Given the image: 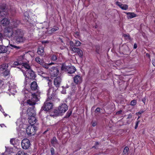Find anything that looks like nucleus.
<instances>
[{
	"label": "nucleus",
	"mask_w": 155,
	"mask_h": 155,
	"mask_svg": "<svg viewBox=\"0 0 155 155\" xmlns=\"http://www.w3.org/2000/svg\"><path fill=\"white\" fill-rule=\"evenodd\" d=\"M37 127L34 125H30L26 129V132L29 135H34L37 130Z\"/></svg>",
	"instance_id": "nucleus-7"
},
{
	"label": "nucleus",
	"mask_w": 155,
	"mask_h": 155,
	"mask_svg": "<svg viewBox=\"0 0 155 155\" xmlns=\"http://www.w3.org/2000/svg\"><path fill=\"white\" fill-rule=\"evenodd\" d=\"M10 143L12 145H14L15 144V140L14 138H12L10 139Z\"/></svg>",
	"instance_id": "nucleus-43"
},
{
	"label": "nucleus",
	"mask_w": 155,
	"mask_h": 155,
	"mask_svg": "<svg viewBox=\"0 0 155 155\" xmlns=\"http://www.w3.org/2000/svg\"><path fill=\"white\" fill-rule=\"evenodd\" d=\"M116 4L123 10H127L128 8V6L127 5L123 4L118 1L116 2Z\"/></svg>",
	"instance_id": "nucleus-13"
},
{
	"label": "nucleus",
	"mask_w": 155,
	"mask_h": 155,
	"mask_svg": "<svg viewBox=\"0 0 155 155\" xmlns=\"http://www.w3.org/2000/svg\"><path fill=\"white\" fill-rule=\"evenodd\" d=\"M38 85L37 82L35 81L32 82L30 84L31 89L32 91H36L38 89Z\"/></svg>",
	"instance_id": "nucleus-15"
},
{
	"label": "nucleus",
	"mask_w": 155,
	"mask_h": 155,
	"mask_svg": "<svg viewBox=\"0 0 155 155\" xmlns=\"http://www.w3.org/2000/svg\"><path fill=\"white\" fill-rule=\"evenodd\" d=\"M37 53L38 55L41 56H43L45 53L44 48L41 46H39L38 49Z\"/></svg>",
	"instance_id": "nucleus-14"
},
{
	"label": "nucleus",
	"mask_w": 155,
	"mask_h": 155,
	"mask_svg": "<svg viewBox=\"0 0 155 155\" xmlns=\"http://www.w3.org/2000/svg\"><path fill=\"white\" fill-rule=\"evenodd\" d=\"M43 72V71H42L41 69H40L39 70H38V75H39V73L40 72H41V73H42Z\"/></svg>",
	"instance_id": "nucleus-58"
},
{
	"label": "nucleus",
	"mask_w": 155,
	"mask_h": 155,
	"mask_svg": "<svg viewBox=\"0 0 155 155\" xmlns=\"http://www.w3.org/2000/svg\"><path fill=\"white\" fill-rule=\"evenodd\" d=\"M59 29V28L56 26H54L53 28L49 31V33L52 34L54 32L58 31Z\"/></svg>",
	"instance_id": "nucleus-25"
},
{
	"label": "nucleus",
	"mask_w": 155,
	"mask_h": 155,
	"mask_svg": "<svg viewBox=\"0 0 155 155\" xmlns=\"http://www.w3.org/2000/svg\"><path fill=\"white\" fill-rule=\"evenodd\" d=\"M74 82L76 84H79L82 81V78L80 75H75L73 77Z\"/></svg>",
	"instance_id": "nucleus-11"
},
{
	"label": "nucleus",
	"mask_w": 155,
	"mask_h": 155,
	"mask_svg": "<svg viewBox=\"0 0 155 155\" xmlns=\"http://www.w3.org/2000/svg\"><path fill=\"white\" fill-rule=\"evenodd\" d=\"M95 51L98 54H99L100 50V46L99 45H96L95 46Z\"/></svg>",
	"instance_id": "nucleus-37"
},
{
	"label": "nucleus",
	"mask_w": 155,
	"mask_h": 155,
	"mask_svg": "<svg viewBox=\"0 0 155 155\" xmlns=\"http://www.w3.org/2000/svg\"><path fill=\"white\" fill-rule=\"evenodd\" d=\"M49 73L52 77H55L59 73V70L57 67H52L49 69Z\"/></svg>",
	"instance_id": "nucleus-10"
},
{
	"label": "nucleus",
	"mask_w": 155,
	"mask_h": 155,
	"mask_svg": "<svg viewBox=\"0 0 155 155\" xmlns=\"http://www.w3.org/2000/svg\"><path fill=\"white\" fill-rule=\"evenodd\" d=\"M68 109V106L65 103L61 104L57 108L55 109L52 112H50L49 114L50 116L54 118L64 113Z\"/></svg>",
	"instance_id": "nucleus-3"
},
{
	"label": "nucleus",
	"mask_w": 155,
	"mask_h": 155,
	"mask_svg": "<svg viewBox=\"0 0 155 155\" xmlns=\"http://www.w3.org/2000/svg\"><path fill=\"white\" fill-rule=\"evenodd\" d=\"M140 122V121L139 120H137L136 121L135 124V129H137L138 127V125L139 123Z\"/></svg>",
	"instance_id": "nucleus-44"
},
{
	"label": "nucleus",
	"mask_w": 155,
	"mask_h": 155,
	"mask_svg": "<svg viewBox=\"0 0 155 155\" xmlns=\"http://www.w3.org/2000/svg\"><path fill=\"white\" fill-rule=\"evenodd\" d=\"M62 93H63V94H65V93H66L65 91L64 92L63 91H62Z\"/></svg>",
	"instance_id": "nucleus-63"
},
{
	"label": "nucleus",
	"mask_w": 155,
	"mask_h": 155,
	"mask_svg": "<svg viewBox=\"0 0 155 155\" xmlns=\"http://www.w3.org/2000/svg\"><path fill=\"white\" fill-rule=\"evenodd\" d=\"M54 64L55 63L53 62H51L49 63H45L44 61L41 65L46 69H48L51 65Z\"/></svg>",
	"instance_id": "nucleus-19"
},
{
	"label": "nucleus",
	"mask_w": 155,
	"mask_h": 155,
	"mask_svg": "<svg viewBox=\"0 0 155 155\" xmlns=\"http://www.w3.org/2000/svg\"><path fill=\"white\" fill-rule=\"evenodd\" d=\"M24 16L25 17L24 20L27 21H28L30 17L27 12H25L24 13Z\"/></svg>",
	"instance_id": "nucleus-30"
},
{
	"label": "nucleus",
	"mask_w": 155,
	"mask_h": 155,
	"mask_svg": "<svg viewBox=\"0 0 155 155\" xmlns=\"http://www.w3.org/2000/svg\"><path fill=\"white\" fill-rule=\"evenodd\" d=\"M7 13V10L5 5L3 4L0 5V16L4 17Z\"/></svg>",
	"instance_id": "nucleus-9"
},
{
	"label": "nucleus",
	"mask_w": 155,
	"mask_h": 155,
	"mask_svg": "<svg viewBox=\"0 0 155 155\" xmlns=\"http://www.w3.org/2000/svg\"><path fill=\"white\" fill-rule=\"evenodd\" d=\"M11 26H9L8 27H10L14 29H16L17 27L18 24L17 21H14L12 22Z\"/></svg>",
	"instance_id": "nucleus-20"
},
{
	"label": "nucleus",
	"mask_w": 155,
	"mask_h": 155,
	"mask_svg": "<svg viewBox=\"0 0 155 155\" xmlns=\"http://www.w3.org/2000/svg\"><path fill=\"white\" fill-rule=\"evenodd\" d=\"M26 154L24 151H19L17 153L16 155H26Z\"/></svg>",
	"instance_id": "nucleus-41"
},
{
	"label": "nucleus",
	"mask_w": 155,
	"mask_h": 155,
	"mask_svg": "<svg viewBox=\"0 0 155 155\" xmlns=\"http://www.w3.org/2000/svg\"><path fill=\"white\" fill-rule=\"evenodd\" d=\"M100 109L99 107H97L95 110V113L100 112Z\"/></svg>",
	"instance_id": "nucleus-48"
},
{
	"label": "nucleus",
	"mask_w": 155,
	"mask_h": 155,
	"mask_svg": "<svg viewBox=\"0 0 155 155\" xmlns=\"http://www.w3.org/2000/svg\"><path fill=\"white\" fill-rule=\"evenodd\" d=\"M99 143L98 142H96L95 144V146H97L99 145Z\"/></svg>",
	"instance_id": "nucleus-62"
},
{
	"label": "nucleus",
	"mask_w": 155,
	"mask_h": 155,
	"mask_svg": "<svg viewBox=\"0 0 155 155\" xmlns=\"http://www.w3.org/2000/svg\"><path fill=\"white\" fill-rule=\"evenodd\" d=\"M61 69L62 71L67 72L69 74H73L76 71L75 68L74 66L67 65L65 63L62 64Z\"/></svg>",
	"instance_id": "nucleus-5"
},
{
	"label": "nucleus",
	"mask_w": 155,
	"mask_h": 155,
	"mask_svg": "<svg viewBox=\"0 0 155 155\" xmlns=\"http://www.w3.org/2000/svg\"><path fill=\"white\" fill-rule=\"evenodd\" d=\"M70 44L71 47V48L72 49V51H74V49H75V48H77L75 47V45H74V43L73 41H71L70 42Z\"/></svg>",
	"instance_id": "nucleus-31"
},
{
	"label": "nucleus",
	"mask_w": 155,
	"mask_h": 155,
	"mask_svg": "<svg viewBox=\"0 0 155 155\" xmlns=\"http://www.w3.org/2000/svg\"><path fill=\"white\" fill-rule=\"evenodd\" d=\"M97 124V123L96 122H93L92 123V126L93 127H95Z\"/></svg>",
	"instance_id": "nucleus-51"
},
{
	"label": "nucleus",
	"mask_w": 155,
	"mask_h": 155,
	"mask_svg": "<svg viewBox=\"0 0 155 155\" xmlns=\"http://www.w3.org/2000/svg\"><path fill=\"white\" fill-rule=\"evenodd\" d=\"M2 82H3L2 80H0V83L2 84Z\"/></svg>",
	"instance_id": "nucleus-64"
},
{
	"label": "nucleus",
	"mask_w": 155,
	"mask_h": 155,
	"mask_svg": "<svg viewBox=\"0 0 155 155\" xmlns=\"http://www.w3.org/2000/svg\"><path fill=\"white\" fill-rule=\"evenodd\" d=\"M31 96V99L33 101L36 102L39 101L38 98V95H37L36 93H34L32 94Z\"/></svg>",
	"instance_id": "nucleus-22"
},
{
	"label": "nucleus",
	"mask_w": 155,
	"mask_h": 155,
	"mask_svg": "<svg viewBox=\"0 0 155 155\" xmlns=\"http://www.w3.org/2000/svg\"><path fill=\"white\" fill-rule=\"evenodd\" d=\"M10 46L11 47H12L14 48H15L16 49H17V50L21 48V47L20 46H15L14 45L11 44H10Z\"/></svg>",
	"instance_id": "nucleus-40"
},
{
	"label": "nucleus",
	"mask_w": 155,
	"mask_h": 155,
	"mask_svg": "<svg viewBox=\"0 0 155 155\" xmlns=\"http://www.w3.org/2000/svg\"><path fill=\"white\" fill-rule=\"evenodd\" d=\"M9 20L8 18H4L1 21V23L3 26H7L9 24Z\"/></svg>",
	"instance_id": "nucleus-16"
},
{
	"label": "nucleus",
	"mask_w": 155,
	"mask_h": 155,
	"mask_svg": "<svg viewBox=\"0 0 155 155\" xmlns=\"http://www.w3.org/2000/svg\"><path fill=\"white\" fill-rule=\"evenodd\" d=\"M58 40L59 41H60L61 42H62V43L63 42V40L61 38H58Z\"/></svg>",
	"instance_id": "nucleus-59"
},
{
	"label": "nucleus",
	"mask_w": 155,
	"mask_h": 155,
	"mask_svg": "<svg viewBox=\"0 0 155 155\" xmlns=\"http://www.w3.org/2000/svg\"><path fill=\"white\" fill-rule=\"evenodd\" d=\"M35 61L36 62L41 65L42 64V63H43L44 61L43 59H41L39 57H36L35 59Z\"/></svg>",
	"instance_id": "nucleus-24"
},
{
	"label": "nucleus",
	"mask_w": 155,
	"mask_h": 155,
	"mask_svg": "<svg viewBox=\"0 0 155 155\" xmlns=\"http://www.w3.org/2000/svg\"><path fill=\"white\" fill-rule=\"evenodd\" d=\"M152 64L154 66H155V59H153L152 60Z\"/></svg>",
	"instance_id": "nucleus-55"
},
{
	"label": "nucleus",
	"mask_w": 155,
	"mask_h": 155,
	"mask_svg": "<svg viewBox=\"0 0 155 155\" xmlns=\"http://www.w3.org/2000/svg\"><path fill=\"white\" fill-rule=\"evenodd\" d=\"M28 114V121L30 125H35L37 121V119L35 117L36 113L33 107H29L27 110Z\"/></svg>",
	"instance_id": "nucleus-4"
},
{
	"label": "nucleus",
	"mask_w": 155,
	"mask_h": 155,
	"mask_svg": "<svg viewBox=\"0 0 155 155\" xmlns=\"http://www.w3.org/2000/svg\"><path fill=\"white\" fill-rule=\"evenodd\" d=\"M90 0H85V1L86 2H87L88 4L89 5L90 3Z\"/></svg>",
	"instance_id": "nucleus-61"
},
{
	"label": "nucleus",
	"mask_w": 155,
	"mask_h": 155,
	"mask_svg": "<svg viewBox=\"0 0 155 155\" xmlns=\"http://www.w3.org/2000/svg\"><path fill=\"white\" fill-rule=\"evenodd\" d=\"M73 51L75 52H77L79 57L81 58L83 56V53L82 50L80 49L77 48L74 49Z\"/></svg>",
	"instance_id": "nucleus-17"
},
{
	"label": "nucleus",
	"mask_w": 155,
	"mask_h": 155,
	"mask_svg": "<svg viewBox=\"0 0 155 155\" xmlns=\"http://www.w3.org/2000/svg\"><path fill=\"white\" fill-rule=\"evenodd\" d=\"M51 155H53L54 153V150L53 147L51 148Z\"/></svg>",
	"instance_id": "nucleus-45"
},
{
	"label": "nucleus",
	"mask_w": 155,
	"mask_h": 155,
	"mask_svg": "<svg viewBox=\"0 0 155 155\" xmlns=\"http://www.w3.org/2000/svg\"><path fill=\"white\" fill-rule=\"evenodd\" d=\"M72 114V111H68L66 114V115L64 117V118H68L70 117Z\"/></svg>",
	"instance_id": "nucleus-34"
},
{
	"label": "nucleus",
	"mask_w": 155,
	"mask_h": 155,
	"mask_svg": "<svg viewBox=\"0 0 155 155\" xmlns=\"http://www.w3.org/2000/svg\"><path fill=\"white\" fill-rule=\"evenodd\" d=\"M10 74V71L8 69L5 70L3 73V75L5 77L7 76H8Z\"/></svg>",
	"instance_id": "nucleus-29"
},
{
	"label": "nucleus",
	"mask_w": 155,
	"mask_h": 155,
	"mask_svg": "<svg viewBox=\"0 0 155 155\" xmlns=\"http://www.w3.org/2000/svg\"><path fill=\"white\" fill-rule=\"evenodd\" d=\"M5 35L8 38L13 37L17 42H21L23 41V34L21 29H14L8 27L5 30Z\"/></svg>",
	"instance_id": "nucleus-1"
},
{
	"label": "nucleus",
	"mask_w": 155,
	"mask_h": 155,
	"mask_svg": "<svg viewBox=\"0 0 155 155\" xmlns=\"http://www.w3.org/2000/svg\"><path fill=\"white\" fill-rule=\"evenodd\" d=\"M123 36L124 38H126L127 39H128L129 40H131V38L129 34H124L123 35Z\"/></svg>",
	"instance_id": "nucleus-35"
},
{
	"label": "nucleus",
	"mask_w": 155,
	"mask_h": 155,
	"mask_svg": "<svg viewBox=\"0 0 155 155\" xmlns=\"http://www.w3.org/2000/svg\"><path fill=\"white\" fill-rule=\"evenodd\" d=\"M8 67V65L7 63H4L0 65V70L2 71L4 70H6Z\"/></svg>",
	"instance_id": "nucleus-23"
},
{
	"label": "nucleus",
	"mask_w": 155,
	"mask_h": 155,
	"mask_svg": "<svg viewBox=\"0 0 155 155\" xmlns=\"http://www.w3.org/2000/svg\"><path fill=\"white\" fill-rule=\"evenodd\" d=\"M124 13L127 15V18L128 19L132 18L137 16V15L133 12H125Z\"/></svg>",
	"instance_id": "nucleus-18"
},
{
	"label": "nucleus",
	"mask_w": 155,
	"mask_h": 155,
	"mask_svg": "<svg viewBox=\"0 0 155 155\" xmlns=\"http://www.w3.org/2000/svg\"><path fill=\"white\" fill-rule=\"evenodd\" d=\"M0 126H1V127H6V126H5V124H0Z\"/></svg>",
	"instance_id": "nucleus-60"
},
{
	"label": "nucleus",
	"mask_w": 155,
	"mask_h": 155,
	"mask_svg": "<svg viewBox=\"0 0 155 155\" xmlns=\"http://www.w3.org/2000/svg\"><path fill=\"white\" fill-rule=\"evenodd\" d=\"M26 78L34 80L36 77L35 72L31 69L27 70L26 71V73L24 74Z\"/></svg>",
	"instance_id": "nucleus-6"
},
{
	"label": "nucleus",
	"mask_w": 155,
	"mask_h": 155,
	"mask_svg": "<svg viewBox=\"0 0 155 155\" xmlns=\"http://www.w3.org/2000/svg\"><path fill=\"white\" fill-rule=\"evenodd\" d=\"M132 114H130L128 115V117L127 118V120L128 119L132 118Z\"/></svg>",
	"instance_id": "nucleus-49"
},
{
	"label": "nucleus",
	"mask_w": 155,
	"mask_h": 155,
	"mask_svg": "<svg viewBox=\"0 0 155 155\" xmlns=\"http://www.w3.org/2000/svg\"><path fill=\"white\" fill-rule=\"evenodd\" d=\"M61 81V79L60 77H57L54 79V84L57 89L59 87Z\"/></svg>",
	"instance_id": "nucleus-12"
},
{
	"label": "nucleus",
	"mask_w": 155,
	"mask_h": 155,
	"mask_svg": "<svg viewBox=\"0 0 155 155\" xmlns=\"http://www.w3.org/2000/svg\"><path fill=\"white\" fill-rule=\"evenodd\" d=\"M44 78L47 81H49V82L51 81V79H50V78L48 77V76L45 77Z\"/></svg>",
	"instance_id": "nucleus-46"
},
{
	"label": "nucleus",
	"mask_w": 155,
	"mask_h": 155,
	"mask_svg": "<svg viewBox=\"0 0 155 155\" xmlns=\"http://www.w3.org/2000/svg\"><path fill=\"white\" fill-rule=\"evenodd\" d=\"M137 44L136 43H135L134 44V48L135 49L137 48Z\"/></svg>",
	"instance_id": "nucleus-56"
},
{
	"label": "nucleus",
	"mask_w": 155,
	"mask_h": 155,
	"mask_svg": "<svg viewBox=\"0 0 155 155\" xmlns=\"http://www.w3.org/2000/svg\"><path fill=\"white\" fill-rule=\"evenodd\" d=\"M51 89L49 88L48 90L47 93L48 98L46 101L44 103L43 106L41 108V109L44 111H48L52 108L53 106V103L49 102V101L51 99L53 100L56 97V94L55 91H54L51 94Z\"/></svg>",
	"instance_id": "nucleus-2"
},
{
	"label": "nucleus",
	"mask_w": 155,
	"mask_h": 155,
	"mask_svg": "<svg viewBox=\"0 0 155 155\" xmlns=\"http://www.w3.org/2000/svg\"><path fill=\"white\" fill-rule=\"evenodd\" d=\"M143 112V111H139L136 113V114L137 115L141 114Z\"/></svg>",
	"instance_id": "nucleus-52"
},
{
	"label": "nucleus",
	"mask_w": 155,
	"mask_h": 155,
	"mask_svg": "<svg viewBox=\"0 0 155 155\" xmlns=\"http://www.w3.org/2000/svg\"><path fill=\"white\" fill-rule=\"evenodd\" d=\"M51 60L54 61H56L58 59V56L55 54H52L51 56Z\"/></svg>",
	"instance_id": "nucleus-28"
},
{
	"label": "nucleus",
	"mask_w": 155,
	"mask_h": 155,
	"mask_svg": "<svg viewBox=\"0 0 155 155\" xmlns=\"http://www.w3.org/2000/svg\"><path fill=\"white\" fill-rule=\"evenodd\" d=\"M137 104V101L136 100H134L131 101L130 103V105L132 106H134Z\"/></svg>",
	"instance_id": "nucleus-42"
},
{
	"label": "nucleus",
	"mask_w": 155,
	"mask_h": 155,
	"mask_svg": "<svg viewBox=\"0 0 155 155\" xmlns=\"http://www.w3.org/2000/svg\"><path fill=\"white\" fill-rule=\"evenodd\" d=\"M7 51V48L6 47L0 45V53H6Z\"/></svg>",
	"instance_id": "nucleus-21"
},
{
	"label": "nucleus",
	"mask_w": 155,
	"mask_h": 155,
	"mask_svg": "<svg viewBox=\"0 0 155 155\" xmlns=\"http://www.w3.org/2000/svg\"><path fill=\"white\" fill-rule=\"evenodd\" d=\"M22 66H24L26 69H28V70H30V66L29 65V64L26 63H22Z\"/></svg>",
	"instance_id": "nucleus-26"
},
{
	"label": "nucleus",
	"mask_w": 155,
	"mask_h": 155,
	"mask_svg": "<svg viewBox=\"0 0 155 155\" xmlns=\"http://www.w3.org/2000/svg\"><path fill=\"white\" fill-rule=\"evenodd\" d=\"M57 140L55 137H54L51 140V143L52 144H54L55 143H56Z\"/></svg>",
	"instance_id": "nucleus-38"
},
{
	"label": "nucleus",
	"mask_w": 155,
	"mask_h": 155,
	"mask_svg": "<svg viewBox=\"0 0 155 155\" xmlns=\"http://www.w3.org/2000/svg\"><path fill=\"white\" fill-rule=\"evenodd\" d=\"M129 150V148L127 146L125 147L124 148L123 153V155H127Z\"/></svg>",
	"instance_id": "nucleus-27"
},
{
	"label": "nucleus",
	"mask_w": 155,
	"mask_h": 155,
	"mask_svg": "<svg viewBox=\"0 0 155 155\" xmlns=\"http://www.w3.org/2000/svg\"><path fill=\"white\" fill-rule=\"evenodd\" d=\"M27 103L28 104H29L30 105H32L33 106L36 103L35 101H31L30 100H28L27 101Z\"/></svg>",
	"instance_id": "nucleus-33"
},
{
	"label": "nucleus",
	"mask_w": 155,
	"mask_h": 155,
	"mask_svg": "<svg viewBox=\"0 0 155 155\" xmlns=\"http://www.w3.org/2000/svg\"><path fill=\"white\" fill-rule=\"evenodd\" d=\"M146 100V97H143L142 99V102L144 103V104H145V101Z\"/></svg>",
	"instance_id": "nucleus-50"
},
{
	"label": "nucleus",
	"mask_w": 155,
	"mask_h": 155,
	"mask_svg": "<svg viewBox=\"0 0 155 155\" xmlns=\"http://www.w3.org/2000/svg\"><path fill=\"white\" fill-rule=\"evenodd\" d=\"M30 144V140L27 138L24 139L21 141V146L24 149H28Z\"/></svg>",
	"instance_id": "nucleus-8"
},
{
	"label": "nucleus",
	"mask_w": 155,
	"mask_h": 155,
	"mask_svg": "<svg viewBox=\"0 0 155 155\" xmlns=\"http://www.w3.org/2000/svg\"><path fill=\"white\" fill-rule=\"evenodd\" d=\"M22 63V62L20 61H15L13 63V67H15L16 66L21 65Z\"/></svg>",
	"instance_id": "nucleus-32"
},
{
	"label": "nucleus",
	"mask_w": 155,
	"mask_h": 155,
	"mask_svg": "<svg viewBox=\"0 0 155 155\" xmlns=\"http://www.w3.org/2000/svg\"><path fill=\"white\" fill-rule=\"evenodd\" d=\"M146 57H148V58H150V54L149 53H147L146 54Z\"/></svg>",
	"instance_id": "nucleus-53"
},
{
	"label": "nucleus",
	"mask_w": 155,
	"mask_h": 155,
	"mask_svg": "<svg viewBox=\"0 0 155 155\" xmlns=\"http://www.w3.org/2000/svg\"><path fill=\"white\" fill-rule=\"evenodd\" d=\"M122 112V111L121 110H120L119 111H117L116 112V114H119L121 113Z\"/></svg>",
	"instance_id": "nucleus-54"
},
{
	"label": "nucleus",
	"mask_w": 155,
	"mask_h": 155,
	"mask_svg": "<svg viewBox=\"0 0 155 155\" xmlns=\"http://www.w3.org/2000/svg\"><path fill=\"white\" fill-rule=\"evenodd\" d=\"M79 35H80V33L79 32L76 31L75 32V34H74V36H75L79 37Z\"/></svg>",
	"instance_id": "nucleus-47"
},
{
	"label": "nucleus",
	"mask_w": 155,
	"mask_h": 155,
	"mask_svg": "<svg viewBox=\"0 0 155 155\" xmlns=\"http://www.w3.org/2000/svg\"><path fill=\"white\" fill-rule=\"evenodd\" d=\"M3 38V36L2 33H0V40H2Z\"/></svg>",
	"instance_id": "nucleus-57"
},
{
	"label": "nucleus",
	"mask_w": 155,
	"mask_h": 155,
	"mask_svg": "<svg viewBox=\"0 0 155 155\" xmlns=\"http://www.w3.org/2000/svg\"><path fill=\"white\" fill-rule=\"evenodd\" d=\"M39 73V75L44 78L45 77L48 76V75L46 73H45L44 72H43L41 73V72H40Z\"/></svg>",
	"instance_id": "nucleus-36"
},
{
	"label": "nucleus",
	"mask_w": 155,
	"mask_h": 155,
	"mask_svg": "<svg viewBox=\"0 0 155 155\" xmlns=\"http://www.w3.org/2000/svg\"><path fill=\"white\" fill-rule=\"evenodd\" d=\"M81 42L78 40H75V42L74 43V45L75 46H78L81 45Z\"/></svg>",
	"instance_id": "nucleus-39"
}]
</instances>
